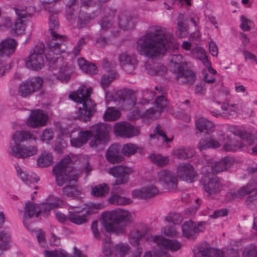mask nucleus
<instances>
[{
  "instance_id": "f257e3e1",
  "label": "nucleus",
  "mask_w": 257,
  "mask_h": 257,
  "mask_svg": "<svg viewBox=\"0 0 257 257\" xmlns=\"http://www.w3.org/2000/svg\"><path fill=\"white\" fill-rule=\"evenodd\" d=\"M234 162L232 157L226 156L212 165H207L201 167V183L207 193L211 194L220 191L221 184L219 178L215 175L230 168Z\"/></svg>"
},
{
  "instance_id": "f03ea898",
  "label": "nucleus",
  "mask_w": 257,
  "mask_h": 257,
  "mask_svg": "<svg viewBox=\"0 0 257 257\" xmlns=\"http://www.w3.org/2000/svg\"><path fill=\"white\" fill-rule=\"evenodd\" d=\"M137 49L139 54L156 61L161 57V27L152 28L138 40Z\"/></svg>"
},
{
  "instance_id": "7ed1b4c3",
  "label": "nucleus",
  "mask_w": 257,
  "mask_h": 257,
  "mask_svg": "<svg viewBox=\"0 0 257 257\" xmlns=\"http://www.w3.org/2000/svg\"><path fill=\"white\" fill-rule=\"evenodd\" d=\"M100 220L105 224L107 231L121 235L125 233L126 227L132 222L133 216L127 210H113L103 212Z\"/></svg>"
},
{
  "instance_id": "20e7f679",
  "label": "nucleus",
  "mask_w": 257,
  "mask_h": 257,
  "mask_svg": "<svg viewBox=\"0 0 257 257\" xmlns=\"http://www.w3.org/2000/svg\"><path fill=\"white\" fill-rule=\"evenodd\" d=\"M91 88H87L85 86L80 87L76 92L69 95V97L77 103H82V106L78 107L77 118L83 121L90 120L94 112L95 104L90 98Z\"/></svg>"
},
{
  "instance_id": "39448f33",
  "label": "nucleus",
  "mask_w": 257,
  "mask_h": 257,
  "mask_svg": "<svg viewBox=\"0 0 257 257\" xmlns=\"http://www.w3.org/2000/svg\"><path fill=\"white\" fill-rule=\"evenodd\" d=\"M195 126L199 133H205L207 135L202 138L199 142L198 148L200 151L209 148L215 149L220 147L219 142L212 138L210 134L213 132L214 123L204 117H200L195 121Z\"/></svg>"
},
{
  "instance_id": "423d86ee",
  "label": "nucleus",
  "mask_w": 257,
  "mask_h": 257,
  "mask_svg": "<svg viewBox=\"0 0 257 257\" xmlns=\"http://www.w3.org/2000/svg\"><path fill=\"white\" fill-rule=\"evenodd\" d=\"M69 157L62 159L53 168L52 173L55 176V182L59 186H64L68 184L76 183L77 177L72 174L73 168Z\"/></svg>"
},
{
  "instance_id": "0eeeda50",
  "label": "nucleus",
  "mask_w": 257,
  "mask_h": 257,
  "mask_svg": "<svg viewBox=\"0 0 257 257\" xmlns=\"http://www.w3.org/2000/svg\"><path fill=\"white\" fill-rule=\"evenodd\" d=\"M193 252L195 257H239L238 252L233 248L223 251L210 247L206 242L195 246Z\"/></svg>"
},
{
  "instance_id": "6e6552de",
  "label": "nucleus",
  "mask_w": 257,
  "mask_h": 257,
  "mask_svg": "<svg viewBox=\"0 0 257 257\" xmlns=\"http://www.w3.org/2000/svg\"><path fill=\"white\" fill-rule=\"evenodd\" d=\"M17 15L14 30L17 35L23 34L25 31L28 18L33 15L36 12L35 6L30 4L18 5L13 8Z\"/></svg>"
},
{
  "instance_id": "1a4fd4ad",
  "label": "nucleus",
  "mask_w": 257,
  "mask_h": 257,
  "mask_svg": "<svg viewBox=\"0 0 257 257\" xmlns=\"http://www.w3.org/2000/svg\"><path fill=\"white\" fill-rule=\"evenodd\" d=\"M104 208L103 203H94L89 202L81 211H69L67 217L71 222L81 225L87 222V217L95 213L94 210H99Z\"/></svg>"
},
{
  "instance_id": "9d476101",
  "label": "nucleus",
  "mask_w": 257,
  "mask_h": 257,
  "mask_svg": "<svg viewBox=\"0 0 257 257\" xmlns=\"http://www.w3.org/2000/svg\"><path fill=\"white\" fill-rule=\"evenodd\" d=\"M111 127L106 123H100L92 127L94 136L89 142V145L93 148H101L109 139Z\"/></svg>"
},
{
  "instance_id": "9b49d317",
  "label": "nucleus",
  "mask_w": 257,
  "mask_h": 257,
  "mask_svg": "<svg viewBox=\"0 0 257 257\" xmlns=\"http://www.w3.org/2000/svg\"><path fill=\"white\" fill-rule=\"evenodd\" d=\"M17 46L18 43L14 39H7L0 43V77L5 74L7 69L4 57L13 54Z\"/></svg>"
},
{
  "instance_id": "f8f14e48",
  "label": "nucleus",
  "mask_w": 257,
  "mask_h": 257,
  "mask_svg": "<svg viewBox=\"0 0 257 257\" xmlns=\"http://www.w3.org/2000/svg\"><path fill=\"white\" fill-rule=\"evenodd\" d=\"M52 39L48 42L49 52L46 55L47 59L52 60V54L58 55L64 52L67 48L65 37L56 34V36H52ZM54 59H55L54 57Z\"/></svg>"
},
{
  "instance_id": "ddd939ff",
  "label": "nucleus",
  "mask_w": 257,
  "mask_h": 257,
  "mask_svg": "<svg viewBox=\"0 0 257 257\" xmlns=\"http://www.w3.org/2000/svg\"><path fill=\"white\" fill-rule=\"evenodd\" d=\"M129 239L134 241H159V236L153 235L145 224H140L132 230L129 234Z\"/></svg>"
},
{
  "instance_id": "4468645a",
  "label": "nucleus",
  "mask_w": 257,
  "mask_h": 257,
  "mask_svg": "<svg viewBox=\"0 0 257 257\" xmlns=\"http://www.w3.org/2000/svg\"><path fill=\"white\" fill-rule=\"evenodd\" d=\"M43 83V79L39 77H35L22 83L19 87V93L26 97L41 88Z\"/></svg>"
},
{
  "instance_id": "2eb2a0df",
  "label": "nucleus",
  "mask_w": 257,
  "mask_h": 257,
  "mask_svg": "<svg viewBox=\"0 0 257 257\" xmlns=\"http://www.w3.org/2000/svg\"><path fill=\"white\" fill-rule=\"evenodd\" d=\"M114 101H118V105L123 109L131 110L136 103V96L131 91H118Z\"/></svg>"
},
{
  "instance_id": "dca6fc26",
  "label": "nucleus",
  "mask_w": 257,
  "mask_h": 257,
  "mask_svg": "<svg viewBox=\"0 0 257 257\" xmlns=\"http://www.w3.org/2000/svg\"><path fill=\"white\" fill-rule=\"evenodd\" d=\"M38 148L35 145L26 146L22 144L15 145L11 147L10 154L17 158L25 159L37 154Z\"/></svg>"
},
{
  "instance_id": "f3484780",
  "label": "nucleus",
  "mask_w": 257,
  "mask_h": 257,
  "mask_svg": "<svg viewBox=\"0 0 257 257\" xmlns=\"http://www.w3.org/2000/svg\"><path fill=\"white\" fill-rule=\"evenodd\" d=\"M251 179L249 182L237 190L235 197H239L256 191L257 189V167H248L247 169Z\"/></svg>"
},
{
  "instance_id": "a211bd4d",
  "label": "nucleus",
  "mask_w": 257,
  "mask_h": 257,
  "mask_svg": "<svg viewBox=\"0 0 257 257\" xmlns=\"http://www.w3.org/2000/svg\"><path fill=\"white\" fill-rule=\"evenodd\" d=\"M177 176L183 181L192 183L197 179V173L192 165L187 163L179 164L177 167Z\"/></svg>"
},
{
  "instance_id": "6ab92c4d",
  "label": "nucleus",
  "mask_w": 257,
  "mask_h": 257,
  "mask_svg": "<svg viewBox=\"0 0 257 257\" xmlns=\"http://www.w3.org/2000/svg\"><path fill=\"white\" fill-rule=\"evenodd\" d=\"M227 131L244 140L249 145H253L257 140L256 135L247 133L243 126L228 125Z\"/></svg>"
},
{
  "instance_id": "aec40b11",
  "label": "nucleus",
  "mask_w": 257,
  "mask_h": 257,
  "mask_svg": "<svg viewBox=\"0 0 257 257\" xmlns=\"http://www.w3.org/2000/svg\"><path fill=\"white\" fill-rule=\"evenodd\" d=\"M161 114V96L156 97L154 106L152 107L145 112H142L141 110H137L136 114L134 115L131 119H138L140 117H144L147 119L152 120L156 119L159 117Z\"/></svg>"
},
{
  "instance_id": "412c9836",
  "label": "nucleus",
  "mask_w": 257,
  "mask_h": 257,
  "mask_svg": "<svg viewBox=\"0 0 257 257\" xmlns=\"http://www.w3.org/2000/svg\"><path fill=\"white\" fill-rule=\"evenodd\" d=\"M114 131L116 136L130 138L139 134L138 129L127 122H119L115 124Z\"/></svg>"
},
{
  "instance_id": "4be33fe9",
  "label": "nucleus",
  "mask_w": 257,
  "mask_h": 257,
  "mask_svg": "<svg viewBox=\"0 0 257 257\" xmlns=\"http://www.w3.org/2000/svg\"><path fill=\"white\" fill-rule=\"evenodd\" d=\"M131 169L123 166H115L109 169L108 173L115 178V185L126 183L129 180Z\"/></svg>"
},
{
  "instance_id": "5701e85b",
  "label": "nucleus",
  "mask_w": 257,
  "mask_h": 257,
  "mask_svg": "<svg viewBox=\"0 0 257 257\" xmlns=\"http://www.w3.org/2000/svg\"><path fill=\"white\" fill-rule=\"evenodd\" d=\"M138 22V18L126 12L121 13L118 18V25L124 31L134 29Z\"/></svg>"
},
{
  "instance_id": "b1692460",
  "label": "nucleus",
  "mask_w": 257,
  "mask_h": 257,
  "mask_svg": "<svg viewBox=\"0 0 257 257\" xmlns=\"http://www.w3.org/2000/svg\"><path fill=\"white\" fill-rule=\"evenodd\" d=\"M47 117L43 111L35 109L32 111L26 124L32 128H36L46 125Z\"/></svg>"
},
{
  "instance_id": "393cba45",
  "label": "nucleus",
  "mask_w": 257,
  "mask_h": 257,
  "mask_svg": "<svg viewBox=\"0 0 257 257\" xmlns=\"http://www.w3.org/2000/svg\"><path fill=\"white\" fill-rule=\"evenodd\" d=\"M165 29L162 27V57L164 55L165 50L173 51L178 49L179 43L174 38L173 34L168 32L164 33Z\"/></svg>"
},
{
  "instance_id": "a878e982",
  "label": "nucleus",
  "mask_w": 257,
  "mask_h": 257,
  "mask_svg": "<svg viewBox=\"0 0 257 257\" xmlns=\"http://www.w3.org/2000/svg\"><path fill=\"white\" fill-rule=\"evenodd\" d=\"M118 60L122 69L126 73L129 74L133 73L137 64L136 58L134 55L122 53L119 55Z\"/></svg>"
},
{
  "instance_id": "bb28decb",
  "label": "nucleus",
  "mask_w": 257,
  "mask_h": 257,
  "mask_svg": "<svg viewBox=\"0 0 257 257\" xmlns=\"http://www.w3.org/2000/svg\"><path fill=\"white\" fill-rule=\"evenodd\" d=\"M177 179L175 174L169 170H162V186L167 191L176 188Z\"/></svg>"
},
{
  "instance_id": "cd10ccee",
  "label": "nucleus",
  "mask_w": 257,
  "mask_h": 257,
  "mask_svg": "<svg viewBox=\"0 0 257 257\" xmlns=\"http://www.w3.org/2000/svg\"><path fill=\"white\" fill-rule=\"evenodd\" d=\"M120 147L117 144L111 145L107 150L105 157L107 161L111 164L120 163L123 157L120 154Z\"/></svg>"
},
{
  "instance_id": "c85d7f7f",
  "label": "nucleus",
  "mask_w": 257,
  "mask_h": 257,
  "mask_svg": "<svg viewBox=\"0 0 257 257\" xmlns=\"http://www.w3.org/2000/svg\"><path fill=\"white\" fill-rule=\"evenodd\" d=\"M26 66L33 70H39L44 66V57L31 53L25 61Z\"/></svg>"
},
{
  "instance_id": "c756f323",
  "label": "nucleus",
  "mask_w": 257,
  "mask_h": 257,
  "mask_svg": "<svg viewBox=\"0 0 257 257\" xmlns=\"http://www.w3.org/2000/svg\"><path fill=\"white\" fill-rule=\"evenodd\" d=\"M176 74V78L179 81L180 78L183 79L180 81L182 83H186L188 85L192 84L195 80V74L190 70L184 71L183 67H178V72Z\"/></svg>"
},
{
  "instance_id": "7c9ffc66",
  "label": "nucleus",
  "mask_w": 257,
  "mask_h": 257,
  "mask_svg": "<svg viewBox=\"0 0 257 257\" xmlns=\"http://www.w3.org/2000/svg\"><path fill=\"white\" fill-rule=\"evenodd\" d=\"M187 19L185 14H179L177 17V26L176 35L179 38H183L187 36L188 32V25L185 22Z\"/></svg>"
},
{
  "instance_id": "2f4dec72",
  "label": "nucleus",
  "mask_w": 257,
  "mask_h": 257,
  "mask_svg": "<svg viewBox=\"0 0 257 257\" xmlns=\"http://www.w3.org/2000/svg\"><path fill=\"white\" fill-rule=\"evenodd\" d=\"M157 188L153 186L144 187L133 192V196L139 199H144L151 198L158 193Z\"/></svg>"
},
{
  "instance_id": "473e14b6",
  "label": "nucleus",
  "mask_w": 257,
  "mask_h": 257,
  "mask_svg": "<svg viewBox=\"0 0 257 257\" xmlns=\"http://www.w3.org/2000/svg\"><path fill=\"white\" fill-rule=\"evenodd\" d=\"M61 204L62 201L60 199L52 197L48 202L41 203L38 205L37 206L39 209V213H42L44 216H46L50 210Z\"/></svg>"
},
{
  "instance_id": "72a5a7b5",
  "label": "nucleus",
  "mask_w": 257,
  "mask_h": 257,
  "mask_svg": "<svg viewBox=\"0 0 257 257\" xmlns=\"http://www.w3.org/2000/svg\"><path fill=\"white\" fill-rule=\"evenodd\" d=\"M92 136L91 131H81L78 133L76 138H73L70 140L71 144L74 147L80 148L86 143Z\"/></svg>"
},
{
  "instance_id": "f704fd0d",
  "label": "nucleus",
  "mask_w": 257,
  "mask_h": 257,
  "mask_svg": "<svg viewBox=\"0 0 257 257\" xmlns=\"http://www.w3.org/2000/svg\"><path fill=\"white\" fill-rule=\"evenodd\" d=\"M13 139L15 145L21 144V143L30 140L36 141V136L28 131H20L16 132L13 135Z\"/></svg>"
},
{
  "instance_id": "c9c22d12",
  "label": "nucleus",
  "mask_w": 257,
  "mask_h": 257,
  "mask_svg": "<svg viewBox=\"0 0 257 257\" xmlns=\"http://www.w3.org/2000/svg\"><path fill=\"white\" fill-rule=\"evenodd\" d=\"M225 134L222 133L218 136L220 141H223L224 142L223 149L226 152H234L238 150L242 147V143L238 141L235 140H230L227 142H225Z\"/></svg>"
},
{
  "instance_id": "e433bc0d",
  "label": "nucleus",
  "mask_w": 257,
  "mask_h": 257,
  "mask_svg": "<svg viewBox=\"0 0 257 257\" xmlns=\"http://www.w3.org/2000/svg\"><path fill=\"white\" fill-rule=\"evenodd\" d=\"M66 18L70 22H73L79 12V7L76 0H70L66 6Z\"/></svg>"
},
{
  "instance_id": "4c0bfd02",
  "label": "nucleus",
  "mask_w": 257,
  "mask_h": 257,
  "mask_svg": "<svg viewBox=\"0 0 257 257\" xmlns=\"http://www.w3.org/2000/svg\"><path fill=\"white\" fill-rule=\"evenodd\" d=\"M195 223L191 220L185 221L182 225V232L187 238L193 239L195 234Z\"/></svg>"
},
{
  "instance_id": "58836bf2",
  "label": "nucleus",
  "mask_w": 257,
  "mask_h": 257,
  "mask_svg": "<svg viewBox=\"0 0 257 257\" xmlns=\"http://www.w3.org/2000/svg\"><path fill=\"white\" fill-rule=\"evenodd\" d=\"M38 205L34 204L30 202L26 203L25 210V218L24 223L25 226L28 229L31 230L29 227V225L26 224V219L27 218H32L34 215L38 217L39 215V210L37 211V209L39 208Z\"/></svg>"
},
{
  "instance_id": "ea45409f",
  "label": "nucleus",
  "mask_w": 257,
  "mask_h": 257,
  "mask_svg": "<svg viewBox=\"0 0 257 257\" xmlns=\"http://www.w3.org/2000/svg\"><path fill=\"white\" fill-rule=\"evenodd\" d=\"M117 73L114 70H111L104 74L101 77L100 84L102 88L105 89L110 84L118 77Z\"/></svg>"
},
{
  "instance_id": "a19ab883",
  "label": "nucleus",
  "mask_w": 257,
  "mask_h": 257,
  "mask_svg": "<svg viewBox=\"0 0 257 257\" xmlns=\"http://www.w3.org/2000/svg\"><path fill=\"white\" fill-rule=\"evenodd\" d=\"M173 153L177 158L185 160L192 158L194 155V152L192 149L182 147L174 149Z\"/></svg>"
},
{
  "instance_id": "79ce46f5",
  "label": "nucleus",
  "mask_w": 257,
  "mask_h": 257,
  "mask_svg": "<svg viewBox=\"0 0 257 257\" xmlns=\"http://www.w3.org/2000/svg\"><path fill=\"white\" fill-rule=\"evenodd\" d=\"M191 53L193 57L200 61L203 65H209V60L208 59L206 51L203 48L199 47L193 49L191 50Z\"/></svg>"
},
{
  "instance_id": "37998d69",
  "label": "nucleus",
  "mask_w": 257,
  "mask_h": 257,
  "mask_svg": "<svg viewBox=\"0 0 257 257\" xmlns=\"http://www.w3.org/2000/svg\"><path fill=\"white\" fill-rule=\"evenodd\" d=\"M182 246L180 242H162V257H168L166 253V250L175 251Z\"/></svg>"
},
{
  "instance_id": "c03bdc74",
  "label": "nucleus",
  "mask_w": 257,
  "mask_h": 257,
  "mask_svg": "<svg viewBox=\"0 0 257 257\" xmlns=\"http://www.w3.org/2000/svg\"><path fill=\"white\" fill-rule=\"evenodd\" d=\"M48 25L49 30L51 36H56L60 27L58 15L53 14L49 16Z\"/></svg>"
},
{
  "instance_id": "a18cd8bd",
  "label": "nucleus",
  "mask_w": 257,
  "mask_h": 257,
  "mask_svg": "<svg viewBox=\"0 0 257 257\" xmlns=\"http://www.w3.org/2000/svg\"><path fill=\"white\" fill-rule=\"evenodd\" d=\"M109 189L106 184L103 183L91 188V194L95 197H102L108 194Z\"/></svg>"
},
{
  "instance_id": "49530a36",
  "label": "nucleus",
  "mask_w": 257,
  "mask_h": 257,
  "mask_svg": "<svg viewBox=\"0 0 257 257\" xmlns=\"http://www.w3.org/2000/svg\"><path fill=\"white\" fill-rule=\"evenodd\" d=\"M131 247L126 243L119 242L117 244L113 250L114 254L117 257H123L129 253Z\"/></svg>"
},
{
  "instance_id": "de8ad7c7",
  "label": "nucleus",
  "mask_w": 257,
  "mask_h": 257,
  "mask_svg": "<svg viewBox=\"0 0 257 257\" xmlns=\"http://www.w3.org/2000/svg\"><path fill=\"white\" fill-rule=\"evenodd\" d=\"M76 183L68 184L63 186L62 189L63 194L70 197H74L77 196L79 193V191Z\"/></svg>"
},
{
  "instance_id": "09e8293b",
  "label": "nucleus",
  "mask_w": 257,
  "mask_h": 257,
  "mask_svg": "<svg viewBox=\"0 0 257 257\" xmlns=\"http://www.w3.org/2000/svg\"><path fill=\"white\" fill-rule=\"evenodd\" d=\"M53 162L52 155L46 152L41 154L37 160V164L41 167H45L51 165Z\"/></svg>"
},
{
  "instance_id": "8fccbe9b",
  "label": "nucleus",
  "mask_w": 257,
  "mask_h": 257,
  "mask_svg": "<svg viewBox=\"0 0 257 257\" xmlns=\"http://www.w3.org/2000/svg\"><path fill=\"white\" fill-rule=\"evenodd\" d=\"M120 116V111L114 107H111L106 110L103 118L106 121H114L118 119Z\"/></svg>"
},
{
  "instance_id": "3c124183",
  "label": "nucleus",
  "mask_w": 257,
  "mask_h": 257,
  "mask_svg": "<svg viewBox=\"0 0 257 257\" xmlns=\"http://www.w3.org/2000/svg\"><path fill=\"white\" fill-rule=\"evenodd\" d=\"M71 73L72 69L66 64H64L60 69L57 78L62 82H67L70 78Z\"/></svg>"
},
{
  "instance_id": "603ef678",
  "label": "nucleus",
  "mask_w": 257,
  "mask_h": 257,
  "mask_svg": "<svg viewBox=\"0 0 257 257\" xmlns=\"http://www.w3.org/2000/svg\"><path fill=\"white\" fill-rule=\"evenodd\" d=\"M108 201L112 204L117 205H124L130 204L131 200L118 194H113L108 199Z\"/></svg>"
},
{
  "instance_id": "864d4df0",
  "label": "nucleus",
  "mask_w": 257,
  "mask_h": 257,
  "mask_svg": "<svg viewBox=\"0 0 257 257\" xmlns=\"http://www.w3.org/2000/svg\"><path fill=\"white\" fill-rule=\"evenodd\" d=\"M168 60L171 63L174 64V69L172 71L176 74L178 72V67H183L181 64L183 61V57L180 54L170 55L168 58Z\"/></svg>"
},
{
  "instance_id": "5fc2aeb1",
  "label": "nucleus",
  "mask_w": 257,
  "mask_h": 257,
  "mask_svg": "<svg viewBox=\"0 0 257 257\" xmlns=\"http://www.w3.org/2000/svg\"><path fill=\"white\" fill-rule=\"evenodd\" d=\"M138 149L139 148L136 145L128 143L123 146L121 152L124 156L129 157L134 155Z\"/></svg>"
},
{
  "instance_id": "6e6d98bb",
  "label": "nucleus",
  "mask_w": 257,
  "mask_h": 257,
  "mask_svg": "<svg viewBox=\"0 0 257 257\" xmlns=\"http://www.w3.org/2000/svg\"><path fill=\"white\" fill-rule=\"evenodd\" d=\"M98 24L101 31H106L111 28L113 23L111 17L105 16L99 21Z\"/></svg>"
},
{
  "instance_id": "4d7b16f0",
  "label": "nucleus",
  "mask_w": 257,
  "mask_h": 257,
  "mask_svg": "<svg viewBox=\"0 0 257 257\" xmlns=\"http://www.w3.org/2000/svg\"><path fill=\"white\" fill-rule=\"evenodd\" d=\"M222 116L228 119L236 118L237 116V104L230 105L226 112L222 113Z\"/></svg>"
},
{
  "instance_id": "13d9d810",
  "label": "nucleus",
  "mask_w": 257,
  "mask_h": 257,
  "mask_svg": "<svg viewBox=\"0 0 257 257\" xmlns=\"http://www.w3.org/2000/svg\"><path fill=\"white\" fill-rule=\"evenodd\" d=\"M44 254L45 257H67L66 251L61 248L54 250H45Z\"/></svg>"
},
{
  "instance_id": "bf43d9fd",
  "label": "nucleus",
  "mask_w": 257,
  "mask_h": 257,
  "mask_svg": "<svg viewBox=\"0 0 257 257\" xmlns=\"http://www.w3.org/2000/svg\"><path fill=\"white\" fill-rule=\"evenodd\" d=\"M94 18V17H92L87 13L84 12L80 13L78 17V24L81 27H83Z\"/></svg>"
},
{
  "instance_id": "052dcab7",
  "label": "nucleus",
  "mask_w": 257,
  "mask_h": 257,
  "mask_svg": "<svg viewBox=\"0 0 257 257\" xmlns=\"http://www.w3.org/2000/svg\"><path fill=\"white\" fill-rule=\"evenodd\" d=\"M166 219L167 222L176 225L181 222L182 218L179 213L171 212L168 214Z\"/></svg>"
},
{
  "instance_id": "680f3d73",
  "label": "nucleus",
  "mask_w": 257,
  "mask_h": 257,
  "mask_svg": "<svg viewBox=\"0 0 257 257\" xmlns=\"http://www.w3.org/2000/svg\"><path fill=\"white\" fill-rule=\"evenodd\" d=\"M202 200L198 198L195 199V204L189 207L186 210V213L190 216L196 214L201 204Z\"/></svg>"
},
{
  "instance_id": "e2e57ef3",
  "label": "nucleus",
  "mask_w": 257,
  "mask_h": 257,
  "mask_svg": "<svg viewBox=\"0 0 257 257\" xmlns=\"http://www.w3.org/2000/svg\"><path fill=\"white\" fill-rule=\"evenodd\" d=\"M54 132L51 128L45 129L41 135V140L42 142H48L53 139Z\"/></svg>"
},
{
  "instance_id": "0e129e2a",
  "label": "nucleus",
  "mask_w": 257,
  "mask_h": 257,
  "mask_svg": "<svg viewBox=\"0 0 257 257\" xmlns=\"http://www.w3.org/2000/svg\"><path fill=\"white\" fill-rule=\"evenodd\" d=\"M155 92L150 91L148 89H145L142 92V99L141 101L142 104L148 103L154 97Z\"/></svg>"
},
{
  "instance_id": "69168bd1",
  "label": "nucleus",
  "mask_w": 257,
  "mask_h": 257,
  "mask_svg": "<svg viewBox=\"0 0 257 257\" xmlns=\"http://www.w3.org/2000/svg\"><path fill=\"white\" fill-rule=\"evenodd\" d=\"M242 257H257V250L252 246L244 248L242 252Z\"/></svg>"
},
{
  "instance_id": "338daca9",
  "label": "nucleus",
  "mask_w": 257,
  "mask_h": 257,
  "mask_svg": "<svg viewBox=\"0 0 257 257\" xmlns=\"http://www.w3.org/2000/svg\"><path fill=\"white\" fill-rule=\"evenodd\" d=\"M42 3L45 10L49 13V16L53 14L57 15V10L55 8L56 2L50 3L48 4H45V3Z\"/></svg>"
},
{
  "instance_id": "774afa93",
  "label": "nucleus",
  "mask_w": 257,
  "mask_h": 257,
  "mask_svg": "<svg viewBox=\"0 0 257 257\" xmlns=\"http://www.w3.org/2000/svg\"><path fill=\"white\" fill-rule=\"evenodd\" d=\"M45 49V46L43 43L38 42L36 44L33 50V52L31 53L36 54L38 55H41L44 57V52Z\"/></svg>"
}]
</instances>
